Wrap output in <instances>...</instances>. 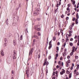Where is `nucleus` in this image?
I'll list each match as a JSON object with an SVG mask.
<instances>
[{"label":"nucleus","instance_id":"e2e57ef3","mask_svg":"<svg viewBox=\"0 0 79 79\" xmlns=\"http://www.w3.org/2000/svg\"><path fill=\"white\" fill-rule=\"evenodd\" d=\"M60 60H62V57H61L60 58Z\"/></svg>","mask_w":79,"mask_h":79},{"label":"nucleus","instance_id":"bf43d9fd","mask_svg":"<svg viewBox=\"0 0 79 79\" xmlns=\"http://www.w3.org/2000/svg\"><path fill=\"white\" fill-rule=\"evenodd\" d=\"M76 76H78V75H79V73H77L76 74Z\"/></svg>","mask_w":79,"mask_h":79},{"label":"nucleus","instance_id":"052dcab7","mask_svg":"<svg viewBox=\"0 0 79 79\" xmlns=\"http://www.w3.org/2000/svg\"><path fill=\"white\" fill-rule=\"evenodd\" d=\"M72 66H73V67L74 66V64H72Z\"/></svg>","mask_w":79,"mask_h":79},{"label":"nucleus","instance_id":"ea45409f","mask_svg":"<svg viewBox=\"0 0 79 79\" xmlns=\"http://www.w3.org/2000/svg\"><path fill=\"white\" fill-rule=\"evenodd\" d=\"M69 32L71 34V33H73V31H69Z\"/></svg>","mask_w":79,"mask_h":79},{"label":"nucleus","instance_id":"473e14b6","mask_svg":"<svg viewBox=\"0 0 79 79\" xmlns=\"http://www.w3.org/2000/svg\"><path fill=\"white\" fill-rule=\"evenodd\" d=\"M59 65H60V64H61V61H59Z\"/></svg>","mask_w":79,"mask_h":79},{"label":"nucleus","instance_id":"0eeeda50","mask_svg":"<svg viewBox=\"0 0 79 79\" xmlns=\"http://www.w3.org/2000/svg\"><path fill=\"white\" fill-rule=\"evenodd\" d=\"M77 69H79V64H77Z\"/></svg>","mask_w":79,"mask_h":79},{"label":"nucleus","instance_id":"4d7b16f0","mask_svg":"<svg viewBox=\"0 0 79 79\" xmlns=\"http://www.w3.org/2000/svg\"><path fill=\"white\" fill-rule=\"evenodd\" d=\"M66 45V43H64V47Z\"/></svg>","mask_w":79,"mask_h":79},{"label":"nucleus","instance_id":"de8ad7c7","mask_svg":"<svg viewBox=\"0 0 79 79\" xmlns=\"http://www.w3.org/2000/svg\"><path fill=\"white\" fill-rule=\"evenodd\" d=\"M69 72L68 71H67V74H69Z\"/></svg>","mask_w":79,"mask_h":79},{"label":"nucleus","instance_id":"0e129e2a","mask_svg":"<svg viewBox=\"0 0 79 79\" xmlns=\"http://www.w3.org/2000/svg\"><path fill=\"white\" fill-rule=\"evenodd\" d=\"M77 35H76L74 37V39H77Z\"/></svg>","mask_w":79,"mask_h":79},{"label":"nucleus","instance_id":"58836bf2","mask_svg":"<svg viewBox=\"0 0 79 79\" xmlns=\"http://www.w3.org/2000/svg\"><path fill=\"white\" fill-rule=\"evenodd\" d=\"M59 4H57V5H56V7H58L59 6Z\"/></svg>","mask_w":79,"mask_h":79},{"label":"nucleus","instance_id":"e433bc0d","mask_svg":"<svg viewBox=\"0 0 79 79\" xmlns=\"http://www.w3.org/2000/svg\"><path fill=\"white\" fill-rule=\"evenodd\" d=\"M40 18H38L37 19V21H40Z\"/></svg>","mask_w":79,"mask_h":79},{"label":"nucleus","instance_id":"f8f14e48","mask_svg":"<svg viewBox=\"0 0 79 79\" xmlns=\"http://www.w3.org/2000/svg\"><path fill=\"white\" fill-rule=\"evenodd\" d=\"M14 73H15V71L13 70H12V76H13L14 75Z\"/></svg>","mask_w":79,"mask_h":79},{"label":"nucleus","instance_id":"20e7f679","mask_svg":"<svg viewBox=\"0 0 79 79\" xmlns=\"http://www.w3.org/2000/svg\"><path fill=\"white\" fill-rule=\"evenodd\" d=\"M64 73H65V71H64V70L62 69V71L60 72V74L61 75L64 74Z\"/></svg>","mask_w":79,"mask_h":79},{"label":"nucleus","instance_id":"4c0bfd02","mask_svg":"<svg viewBox=\"0 0 79 79\" xmlns=\"http://www.w3.org/2000/svg\"><path fill=\"white\" fill-rule=\"evenodd\" d=\"M16 56H13V59H16Z\"/></svg>","mask_w":79,"mask_h":79},{"label":"nucleus","instance_id":"c9c22d12","mask_svg":"<svg viewBox=\"0 0 79 79\" xmlns=\"http://www.w3.org/2000/svg\"><path fill=\"white\" fill-rule=\"evenodd\" d=\"M73 55V52H71V53H70V55H71V56H72V55Z\"/></svg>","mask_w":79,"mask_h":79},{"label":"nucleus","instance_id":"c756f323","mask_svg":"<svg viewBox=\"0 0 79 79\" xmlns=\"http://www.w3.org/2000/svg\"><path fill=\"white\" fill-rule=\"evenodd\" d=\"M56 50H57V51H58L59 50V48L58 47H56Z\"/></svg>","mask_w":79,"mask_h":79},{"label":"nucleus","instance_id":"9b49d317","mask_svg":"<svg viewBox=\"0 0 79 79\" xmlns=\"http://www.w3.org/2000/svg\"><path fill=\"white\" fill-rule=\"evenodd\" d=\"M35 42H37V40L35 39H34L33 40V44H35Z\"/></svg>","mask_w":79,"mask_h":79},{"label":"nucleus","instance_id":"338daca9","mask_svg":"<svg viewBox=\"0 0 79 79\" xmlns=\"http://www.w3.org/2000/svg\"><path fill=\"white\" fill-rule=\"evenodd\" d=\"M77 39H79V35H78Z\"/></svg>","mask_w":79,"mask_h":79},{"label":"nucleus","instance_id":"69168bd1","mask_svg":"<svg viewBox=\"0 0 79 79\" xmlns=\"http://www.w3.org/2000/svg\"><path fill=\"white\" fill-rule=\"evenodd\" d=\"M59 5H61V2H59Z\"/></svg>","mask_w":79,"mask_h":79},{"label":"nucleus","instance_id":"49530a36","mask_svg":"<svg viewBox=\"0 0 79 79\" xmlns=\"http://www.w3.org/2000/svg\"><path fill=\"white\" fill-rule=\"evenodd\" d=\"M55 73L56 74H58V71H56Z\"/></svg>","mask_w":79,"mask_h":79},{"label":"nucleus","instance_id":"b1692460","mask_svg":"<svg viewBox=\"0 0 79 79\" xmlns=\"http://www.w3.org/2000/svg\"><path fill=\"white\" fill-rule=\"evenodd\" d=\"M67 11H68L69 10V7H68L67 8Z\"/></svg>","mask_w":79,"mask_h":79},{"label":"nucleus","instance_id":"ddd939ff","mask_svg":"<svg viewBox=\"0 0 79 79\" xmlns=\"http://www.w3.org/2000/svg\"><path fill=\"white\" fill-rule=\"evenodd\" d=\"M52 45H49L48 48L49 49H50L51 48H52Z\"/></svg>","mask_w":79,"mask_h":79},{"label":"nucleus","instance_id":"603ef678","mask_svg":"<svg viewBox=\"0 0 79 79\" xmlns=\"http://www.w3.org/2000/svg\"><path fill=\"white\" fill-rule=\"evenodd\" d=\"M52 58V57L51 56H49V57H48V58H49V59H50V58Z\"/></svg>","mask_w":79,"mask_h":79},{"label":"nucleus","instance_id":"72a5a7b5","mask_svg":"<svg viewBox=\"0 0 79 79\" xmlns=\"http://www.w3.org/2000/svg\"><path fill=\"white\" fill-rule=\"evenodd\" d=\"M61 18H64V15H62L61 16Z\"/></svg>","mask_w":79,"mask_h":79},{"label":"nucleus","instance_id":"f03ea898","mask_svg":"<svg viewBox=\"0 0 79 79\" xmlns=\"http://www.w3.org/2000/svg\"><path fill=\"white\" fill-rule=\"evenodd\" d=\"M33 51H34V50H33V49L32 48L31 50L30 51V52H29V55H30L31 54H32V52H33Z\"/></svg>","mask_w":79,"mask_h":79},{"label":"nucleus","instance_id":"dca6fc26","mask_svg":"<svg viewBox=\"0 0 79 79\" xmlns=\"http://www.w3.org/2000/svg\"><path fill=\"white\" fill-rule=\"evenodd\" d=\"M20 40H23V35H21L20 38Z\"/></svg>","mask_w":79,"mask_h":79},{"label":"nucleus","instance_id":"a878e982","mask_svg":"<svg viewBox=\"0 0 79 79\" xmlns=\"http://www.w3.org/2000/svg\"><path fill=\"white\" fill-rule=\"evenodd\" d=\"M76 60L78 58V56H75Z\"/></svg>","mask_w":79,"mask_h":79},{"label":"nucleus","instance_id":"864d4df0","mask_svg":"<svg viewBox=\"0 0 79 79\" xmlns=\"http://www.w3.org/2000/svg\"><path fill=\"white\" fill-rule=\"evenodd\" d=\"M75 21H76V24H78V22H77V21H76V20H75Z\"/></svg>","mask_w":79,"mask_h":79},{"label":"nucleus","instance_id":"a19ab883","mask_svg":"<svg viewBox=\"0 0 79 79\" xmlns=\"http://www.w3.org/2000/svg\"><path fill=\"white\" fill-rule=\"evenodd\" d=\"M67 58H68V59H69V58H70V56H68L67 57Z\"/></svg>","mask_w":79,"mask_h":79},{"label":"nucleus","instance_id":"f3484780","mask_svg":"<svg viewBox=\"0 0 79 79\" xmlns=\"http://www.w3.org/2000/svg\"><path fill=\"white\" fill-rule=\"evenodd\" d=\"M52 40H51L49 42V45H52Z\"/></svg>","mask_w":79,"mask_h":79},{"label":"nucleus","instance_id":"c85d7f7f","mask_svg":"<svg viewBox=\"0 0 79 79\" xmlns=\"http://www.w3.org/2000/svg\"><path fill=\"white\" fill-rule=\"evenodd\" d=\"M70 41H73V38H71L70 40Z\"/></svg>","mask_w":79,"mask_h":79},{"label":"nucleus","instance_id":"6e6552de","mask_svg":"<svg viewBox=\"0 0 79 79\" xmlns=\"http://www.w3.org/2000/svg\"><path fill=\"white\" fill-rule=\"evenodd\" d=\"M47 62V59H46V60L45 61L44 63L43 64V66H45V64H46V62Z\"/></svg>","mask_w":79,"mask_h":79},{"label":"nucleus","instance_id":"9d476101","mask_svg":"<svg viewBox=\"0 0 79 79\" xmlns=\"http://www.w3.org/2000/svg\"><path fill=\"white\" fill-rule=\"evenodd\" d=\"M13 44H14V45L15 46V45H16V42H15V40H14L13 41Z\"/></svg>","mask_w":79,"mask_h":79},{"label":"nucleus","instance_id":"79ce46f5","mask_svg":"<svg viewBox=\"0 0 79 79\" xmlns=\"http://www.w3.org/2000/svg\"><path fill=\"white\" fill-rule=\"evenodd\" d=\"M74 74H76V70H75L74 71Z\"/></svg>","mask_w":79,"mask_h":79},{"label":"nucleus","instance_id":"6e6d98bb","mask_svg":"<svg viewBox=\"0 0 79 79\" xmlns=\"http://www.w3.org/2000/svg\"><path fill=\"white\" fill-rule=\"evenodd\" d=\"M8 19H7V20H6V24H7V23H8Z\"/></svg>","mask_w":79,"mask_h":79},{"label":"nucleus","instance_id":"774afa93","mask_svg":"<svg viewBox=\"0 0 79 79\" xmlns=\"http://www.w3.org/2000/svg\"><path fill=\"white\" fill-rule=\"evenodd\" d=\"M52 79H55V77H53L52 78Z\"/></svg>","mask_w":79,"mask_h":79},{"label":"nucleus","instance_id":"37998d69","mask_svg":"<svg viewBox=\"0 0 79 79\" xmlns=\"http://www.w3.org/2000/svg\"><path fill=\"white\" fill-rule=\"evenodd\" d=\"M73 50H75V47H74V46L73 47Z\"/></svg>","mask_w":79,"mask_h":79},{"label":"nucleus","instance_id":"a211bd4d","mask_svg":"<svg viewBox=\"0 0 79 79\" xmlns=\"http://www.w3.org/2000/svg\"><path fill=\"white\" fill-rule=\"evenodd\" d=\"M69 78H70V79L71 78V73H70L69 75Z\"/></svg>","mask_w":79,"mask_h":79},{"label":"nucleus","instance_id":"09e8293b","mask_svg":"<svg viewBox=\"0 0 79 79\" xmlns=\"http://www.w3.org/2000/svg\"><path fill=\"white\" fill-rule=\"evenodd\" d=\"M57 45H60V44L59 42H58L57 43Z\"/></svg>","mask_w":79,"mask_h":79},{"label":"nucleus","instance_id":"f704fd0d","mask_svg":"<svg viewBox=\"0 0 79 79\" xmlns=\"http://www.w3.org/2000/svg\"><path fill=\"white\" fill-rule=\"evenodd\" d=\"M68 62L69 63H71V61H70V60H68Z\"/></svg>","mask_w":79,"mask_h":79},{"label":"nucleus","instance_id":"1a4fd4ad","mask_svg":"<svg viewBox=\"0 0 79 79\" xmlns=\"http://www.w3.org/2000/svg\"><path fill=\"white\" fill-rule=\"evenodd\" d=\"M53 40L54 41H55V40H56V37L54 36L53 38Z\"/></svg>","mask_w":79,"mask_h":79},{"label":"nucleus","instance_id":"4be33fe9","mask_svg":"<svg viewBox=\"0 0 79 79\" xmlns=\"http://www.w3.org/2000/svg\"><path fill=\"white\" fill-rule=\"evenodd\" d=\"M38 35H39V36H40V35H41V34H40V32H39L38 33Z\"/></svg>","mask_w":79,"mask_h":79},{"label":"nucleus","instance_id":"680f3d73","mask_svg":"<svg viewBox=\"0 0 79 79\" xmlns=\"http://www.w3.org/2000/svg\"><path fill=\"white\" fill-rule=\"evenodd\" d=\"M62 42H64V39H62Z\"/></svg>","mask_w":79,"mask_h":79},{"label":"nucleus","instance_id":"7c9ffc66","mask_svg":"<svg viewBox=\"0 0 79 79\" xmlns=\"http://www.w3.org/2000/svg\"><path fill=\"white\" fill-rule=\"evenodd\" d=\"M72 35V34H71V33H69V37H70V36H71Z\"/></svg>","mask_w":79,"mask_h":79},{"label":"nucleus","instance_id":"393cba45","mask_svg":"<svg viewBox=\"0 0 79 79\" xmlns=\"http://www.w3.org/2000/svg\"><path fill=\"white\" fill-rule=\"evenodd\" d=\"M74 23H72V25H71L72 27H73V26H74Z\"/></svg>","mask_w":79,"mask_h":79},{"label":"nucleus","instance_id":"8fccbe9b","mask_svg":"<svg viewBox=\"0 0 79 79\" xmlns=\"http://www.w3.org/2000/svg\"><path fill=\"white\" fill-rule=\"evenodd\" d=\"M55 72H54L53 73V76H55Z\"/></svg>","mask_w":79,"mask_h":79},{"label":"nucleus","instance_id":"cd10ccee","mask_svg":"<svg viewBox=\"0 0 79 79\" xmlns=\"http://www.w3.org/2000/svg\"><path fill=\"white\" fill-rule=\"evenodd\" d=\"M57 34H58V36H60V32H58Z\"/></svg>","mask_w":79,"mask_h":79},{"label":"nucleus","instance_id":"13d9d810","mask_svg":"<svg viewBox=\"0 0 79 79\" xmlns=\"http://www.w3.org/2000/svg\"><path fill=\"white\" fill-rule=\"evenodd\" d=\"M72 52H73V53H74V50L73 49Z\"/></svg>","mask_w":79,"mask_h":79},{"label":"nucleus","instance_id":"4468645a","mask_svg":"<svg viewBox=\"0 0 79 79\" xmlns=\"http://www.w3.org/2000/svg\"><path fill=\"white\" fill-rule=\"evenodd\" d=\"M34 37H35V38H36L37 39H39V37H38V36L37 35L34 36Z\"/></svg>","mask_w":79,"mask_h":79},{"label":"nucleus","instance_id":"412c9836","mask_svg":"<svg viewBox=\"0 0 79 79\" xmlns=\"http://www.w3.org/2000/svg\"><path fill=\"white\" fill-rule=\"evenodd\" d=\"M40 54H39L38 55V58H40Z\"/></svg>","mask_w":79,"mask_h":79},{"label":"nucleus","instance_id":"2eb2a0df","mask_svg":"<svg viewBox=\"0 0 79 79\" xmlns=\"http://www.w3.org/2000/svg\"><path fill=\"white\" fill-rule=\"evenodd\" d=\"M4 40L6 42V44H7V43H8V41H6V39L5 38L4 39Z\"/></svg>","mask_w":79,"mask_h":79},{"label":"nucleus","instance_id":"aec40b11","mask_svg":"<svg viewBox=\"0 0 79 79\" xmlns=\"http://www.w3.org/2000/svg\"><path fill=\"white\" fill-rule=\"evenodd\" d=\"M73 43H70V46H73Z\"/></svg>","mask_w":79,"mask_h":79},{"label":"nucleus","instance_id":"bb28decb","mask_svg":"<svg viewBox=\"0 0 79 79\" xmlns=\"http://www.w3.org/2000/svg\"><path fill=\"white\" fill-rule=\"evenodd\" d=\"M46 63L47 66L49 64V63H48V62H46Z\"/></svg>","mask_w":79,"mask_h":79},{"label":"nucleus","instance_id":"5701e85b","mask_svg":"<svg viewBox=\"0 0 79 79\" xmlns=\"http://www.w3.org/2000/svg\"><path fill=\"white\" fill-rule=\"evenodd\" d=\"M68 7H70L71 6V4H68Z\"/></svg>","mask_w":79,"mask_h":79},{"label":"nucleus","instance_id":"2f4dec72","mask_svg":"<svg viewBox=\"0 0 79 79\" xmlns=\"http://www.w3.org/2000/svg\"><path fill=\"white\" fill-rule=\"evenodd\" d=\"M68 19H69V17H67L66 18V20H68Z\"/></svg>","mask_w":79,"mask_h":79},{"label":"nucleus","instance_id":"a18cd8bd","mask_svg":"<svg viewBox=\"0 0 79 79\" xmlns=\"http://www.w3.org/2000/svg\"><path fill=\"white\" fill-rule=\"evenodd\" d=\"M56 57H58V54H56Z\"/></svg>","mask_w":79,"mask_h":79},{"label":"nucleus","instance_id":"423d86ee","mask_svg":"<svg viewBox=\"0 0 79 79\" xmlns=\"http://www.w3.org/2000/svg\"><path fill=\"white\" fill-rule=\"evenodd\" d=\"M1 55H2V56H4V54H3V50H2L1 51Z\"/></svg>","mask_w":79,"mask_h":79},{"label":"nucleus","instance_id":"f257e3e1","mask_svg":"<svg viewBox=\"0 0 79 79\" xmlns=\"http://www.w3.org/2000/svg\"><path fill=\"white\" fill-rule=\"evenodd\" d=\"M35 29L36 30H37V31H40V27L39 25H37L35 27Z\"/></svg>","mask_w":79,"mask_h":79},{"label":"nucleus","instance_id":"c03bdc74","mask_svg":"<svg viewBox=\"0 0 79 79\" xmlns=\"http://www.w3.org/2000/svg\"><path fill=\"white\" fill-rule=\"evenodd\" d=\"M58 68H59V66L58 65H57L56 66V69H58Z\"/></svg>","mask_w":79,"mask_h":79},{"label":"nucleus","instance_id":"7ed1b4c3","mask_svg":"<svg viewBox=\"0 0 79 79\" xmlns=\"http://www.w3.org/2000/svg\"><path fill=\"white\" fill-rule=\"evenodd\" d=\"M76 15L77 19H76L75 21H78V19H79V15H78V13H77Z\"/></svg>","mask_w":79,"mask_h":79},{"label":"nucleus","instance_id":"5fc2aeb1","mask_svg":"<svg viewBox=\"0 0 79 79\" xmlns=\"http://www.w3.org/2000/svg\"><path fill=\"white\" fill-rule=\"evenodd\" d=\"M73 69V67H71L70 68V69Z\"/></svg>","mask_w":79,"mask_h":79},{"label":"nucleus","instance_id":"6ab92c4d","mask_svg":"<svg viewBox=\"0 0 79 79\" xmlns=\"http://www.w3.org/2000/svg\"><path fill=\"white\" fill-rule=\"evenodd\" d=\"M66 66H67V67H68V66H69V63H66Z\"/></svg>","mask_w":79,"mask_h":79},{"label":"nucleus","instance_id":"39448f33","mask_svg":"<svg viewBox=\"0 0 79 79\" xmlns=\"http://www.w3.org/2000/svg\"><path fill=\"white\" fill-rule=\"evenodd\" d=\"M39 13H38V12H35L34 14H33V15L34 16H37V15H39Z\"/></svg>","mask_w":79,"mask_h":79},{"label":"nucleus","instance_id":"3c124183","mask_svg":"<svg viewBox=\"0 0 79 79\" xmlns=\"http://www.w3.org/2000/svg\"><path fill=\"white\" fill-rule=\"evenodd\" d=\"M61 65L63 66V62L61 63Z\"/></svg>","mask_w":79,"mask_h":79}]
</instances>
